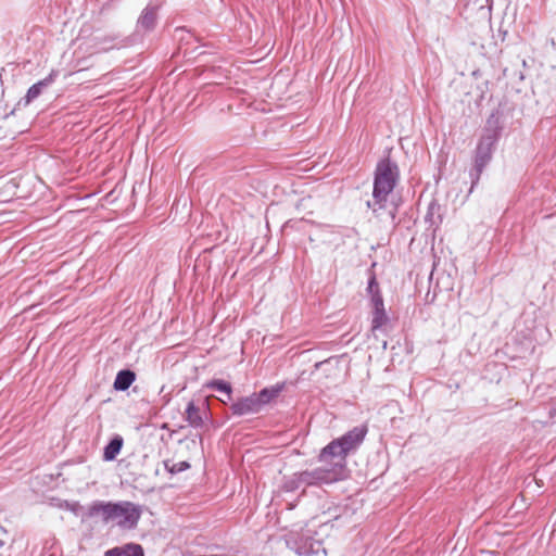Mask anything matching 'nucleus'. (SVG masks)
<instances>
[{"label":"nucleus","mask_w":556,"mask_h":556,"mask_svg":"<svg viewBox=\"0 0 556 556\" xmlns=\"http://www.w3.org/2000/svg\"><path fill=\"white\" fill-rule=\"evenodd\" d=\"M400 177L399 166L389 157L378 162L375 169L372 198L366 202V206L374 216L381 222H387L393 227L397 225V204L389 201Z\"/></svg>","instance_id":"nucleus-1"},{"label":"nucleus","mask_w":556,"mask_h":556,"mask_svg":"<svg viewBox=\"0 0 556 556\" xmlns=\"http://www.w3.org/2000/svg\"><path fill=\"white\" fill-rule=\"evenodd\" d=\"M368 433L366 425H359L332 440L321 448L318 455L319 463H330L344 479L346 476V457L355 454Z\"/></svg>","instance_id":"nucleus-2"},{"label":"nucleus","mask_w":556,"mask_h":556,"mask_svg":"<svg viewBox=\"0 0 556 556\" xmlns=\"http://www.w3.org/2000/svg\"><path fill=\"white\" fill-rule=\"evenodd\" d=\"M141 514V506L134 502L94 501L88 506L86 516L100 518L103 523H114L121 529L132 530L137 528Z\"/></svg>","instance_id":"nucleus-3"},{"label":"nucleus","mask_w":556,"mask_h":556,"mask_svg":"<svg viewBox=\"0 0 556 556\" xmlns=\"http://www.w3.org/2000/svg\"><path fill=\"white\" fill-rule=\"evenodd\" d=\"M321 464V466L314 469L285 476L282 490L286 492H295L300 489L305 490L308 486L329 484L343 479L330 463Z\"/></svg>","instance_id":"nucleus-4"},{"label":"nucleus","mask_w":556,"mask_h":556,"mask_svg":"<svg viewBox=\"0 0 556 556\" xmlns=\"http://www.w3.org/2000/svg\"><path fill=\"white\" fill-rule=\"evenodd\" d=\"M496 142L497 141L494 140V136L481 137L476 148L475 164L469 173L472 186H476L479 182L483 169L492 160V154Z\"/></svg>","instance_id":"nucleus-5"},{"label":"nucleus","mask_w":556,"mask_h":556,"mask_svg":"<svg viewBox=\"0 0 556 556\" xmlns=\"http://www.w3.org/2000/svg\"><path fill=\"white\" fill-rule=\"evenodd\" d=\"M159 4L149 3L137 20L134 37L150 34L157 25Z\"/></svg>","instance_id":"nucleus-6"},{"label":"nucleus","mask_w":556,"mask_h":556,"mask_svg":"<svg viewBox=\"0 0 556 556\" xmlns=\"http://www.w3.org/2000/svg\"><path fill=\"white\" fill-rule=\"evenodd\" d=\"M230 410L233 416L242 417L247 415H254L261 412L257 397L254 393L237 399L230 405Z\"/></svg>","instance_id":"nucleus-7"},{"label":"nucleus","mask_w":556,"mask_h":556,"mask_svg":"<svg viewBox=\"0 0 556 556\" xmlns=\"http://www.w3.org/2000/svg\"><path fill=\"white\" fill-rule=\"evenodd\" d=\"M299 556H326V549L320 541L306 538L300 541L296 547Z\"/></svg>","instance_id":"nucleus-8"},{"label":"nucleus","mask_w":556,"mask_h":556,"mask_svg":"<svg viewBox=\"0 0 556 556\" xmlns=\"http://www.w3.org/2000/svg\"><path fill=\"white\" fill-rule=\"evenodd\" d=\"M56 76H58V72L52 70L46 78H43V79L37 81L36 84H34L33 86H30L27 90L25 98H24L25 103L29 104L35 99H37L46 88H48L49 86H51L54 83Z\"/></svg>","instance_id":"nucleus-9"},{"label":"nucleus","mask_w":556,"mask_h":556,"mask_svg":"<svg viewBox=\"0 0 556 556\" xmlns=\"http://www.w3.org/2000/svg\"><path fill=\"white\" fill-rule=\"evenodd\" d=\"M371 304L374 307L372 312V329H378L387 323V315L384 312L383 299L380 293H375L371 299Z\"/></svg>","instance_id":"nucleus-10"},{"label":"nucleus","mask_w":556,"mask_h":556,"mask_svg":"<svg viewBox=\"0 0 556 556\" xmlns=\"http://www.w3.org/2000/svg\"><path fill=\"white\" fill-rule=\"evenodd\" d=\"M285 389V382L276 383L274 386L262 389L260 392H254L257 397L258 406L262 409L266 404L279 396Z\"/></svg>","instance_id":"nucleus-11"},{"label":"nucleus","mask_w":556,"mask_h":556,"mask_svg":"<svg viewBox=\"0 0 556 556\" xmlns=\"http://www.w3.org/2000/svg\"><path fill=\"white\" fill-rule=\"evenodd\" d=\"M104 556H144V552L140 544L128 543L109 549L105 552Z\"/></svg>","instance_id":"nucleus-12"},{"label":"nucleus","mask_w":556,"mask_h":556,"mask_svg":"<svg viewBox=\"0 0 556 556\" xmlns=\"http://www.w3.org/2000/svg\"><path fill=\"white\" fill-rule=\"evenodd\" d=\"M185 419L192 428H202L204 426V418L201 410L193 401H190L186 407Z\"/></svg>","instance_id":"nucleus-13"},{"label":"nucleus","mask_w":556,"mask_h":556,"mask_svg":"<svg viewBox=\"0 0 556 556\" xmlns=\"http://www.w3.org/2000/svg\"><path fill=\"white\" fill-rule=\"evenodd\" d=\"M502 124L500 118V112H493L486 119L484 134L482 137H493L497 141L502 131Z\"/></svg>","instance_id":"nucleus-14"},{"label":"nucleus","mask_w":556,"mask_h":556,"mask_svg":"<svg viewBox=\"0 0 556 556\" xmlns=\"http://www.w3.org/2000/svg\"><path fill=\"white\" fill-rule=\"evenodd\" d=\"M136 379V374L130 369L119 370L115 377L114 389L117 391H126Z\"/></svg>","instance_id":"nucleus-15"},{"label":"nucleus","mask_w":556,"mask_h":556,"mask_svg":"<svg viewBox=\"0 0 556 556\" xmlns=\"http://www.w3.org/2000/svg\"><path fill=\"white\" fill-rule=\"evenodd\" d=\"M123 444H124L123 438L118 434L114 435L104 447V452H103L104 460H106V462L114 460L117 457V455L119 454V452L123 447Z\"/></svg>","instance_id":"nucleus-16"},{"label":"nucleus","mask_w":556,"mask_h":556,"mask_svg":"<svg viewBox=\"0 0 556 556\" xmlns=\"http://www.w3.org/2000/svg\"><path fill=\"white\" fill-rule=\"evenodd\" d=\"M205 387L210 390L218 391L227 396V401H232V387L229 382L222 379H213Z\"/></svg>","instance_id":"nucleus-17"},{"label":"nucleus","mask_w":556,"mask_h":556,"mask_svg":"<svg viewBox=\"0 0 556 556\" xmlns=\"http://www.w3.org/2000/svg\"><path fill=\"white\" fill-rule=\"evenodd\" d=\"M442 220L441 218V206L435 201H431L428 205V211L425 216V222L428 223L430 226H434L440 224Z\"/></svg>","instance_id":"nucleus-18"},{"label":"nucleus","mask_w":556,"mask_h":556,"mask_svg":"<svg viewBox=\"0 0 556 556\" xmlns=\"http://www.w3.org/2000/svg\"><path fill=\"white\" fill-rule=\"evenodd\" d=\"M164 464V467L165 469L172 473V475H176V473H179V472H182L187 469L190 468V464L188 462H179V463H174L169 459H166L163 462Z\"/></svg>","instance_id":"nucleus-19"},{"label":"nucleus","mask_w":556,"mask_h":556,"mask_svg":"<svg viewBox=\"0 0 556 556\" xmlns=\"http://www.w3.org/2000/svg\"><path fill=\"white\" fill-rule=\"evenodd\" d=\"M367 290L371 294V298L374 296L375 293H380L379 285L375 277H371L369 279Z\"/></svg>","instance_id":"nucleus-20"},{"label":"nucleus","mask_w":556,"mask_h":556,"mask_svg":"<svg viewBox=\"0 0 556 556\" xmlns=\"http://www.w3.org/2000/svg\"><path fill=\"white\" fill-rule=\"evenodd\" d=\"M185 28L184 27H177L175 29V38L179 39V40H184V33H185Z\"/></svg>","instance_id":"nucleus-21"},{"label":"nucleus","mask_w":556,"mask_h":556,"mask_svg":"<svg viewBox=\"0 0 556 556\" xmlns=\"http://www.w3.org/2000/svg\"><path fill=\"white\" fill-rule=\"evenodd\" d=\"M219 401L223 403V404H227L229 401H227V396H224V399H219Z\"/></svg>","instance_id":"nucleus-22"},{"label":"nucleus","mask_w":556,"mask_h":556,"mask_svg":"<svg viewBox=\"0 0 556 556\" xmlns=\"http://www.w3.org/2000/svg\"><path fill=\"white\" fill-rule=\"evenodd\" d=\"M4 545L3 541L0 540V548Z\"/></svg>","instance_id":"nucleus-23"}]
</instances>
